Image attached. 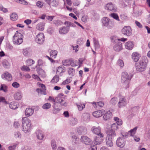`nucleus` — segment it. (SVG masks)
I'll return each mask as SVG.
<instances>
[{"mask_svg":"<svg viewBox=\"0 0 150 150\" xmlns=\"http://www.w3.org/2000/svg\"><path fill=\"white\" fill-rule=\"evenodd\" d=\"M148 61L146 57L142 58L137 63L135 64L136 70L140 72L145 71L146 68Z\"/></svg>","mask_w":150,"mask_h":150,"instance_id":"nucleus-1","label":"nucleus"},{"mask_svg":"<svg viewBox=\"0 0 150 150\" xmlns=\"http://www.w3.org/2000/svg\"><path fill=\"white\" fill-rule=\"evenodd\" d=\"M22 121L23 131L25 133L29 132L32 127L30 120L27 117H24L22 118Z\"/></svg>","mask_w":150,"mask_h":150,"instance_id":"nucleus-2","label":"nucleus"},{"mask_svg":"<svg viewBox=\"0 0 150 150\" xmlns=\"http://www.w3.org/2000/svg\"><path fill=\"white\" fill-rule=\"evenodd\" d=\"M23 37L22 34L18 31H16L13 38V41L14 44L19 45L21 44L23 41Z\"/></svg>","mask_w":150,"mask_h":150,"instance_id":"nucleus-3","label":"nucleus"},{"mask_svg":"<svg viewBox=\"0 0 150 150\" xmlns=\"http://www.w3.org/2000/svg\"><path fill=\"white\" fill-rule=\"evenodd\" d=\"M102 22L103 27H107L108 28L111 29L114 26V23L110 21V19L108 18H103Z\"/></svg>","mask_w":150,"mask_h":150,"instance_id":"nucleus-4","label":"nucleus"},{"mask_svg":"<svg viewBox=\"0 0 150 150\" xmlns=\"http://www.w3.org/2000/svg\"><path fill=\"white\" fill-rule=\"evenodd\" d=\"M132 77L129 76L126 72H123L122 74L121 81L124 84L127 85Z\"/></svg>","mask_w":150,"mask_h":150,"instance_id":"nucleus-5","label":"nucleus"},{"mask_svg":"<svg viewBox=\"0 0 150 150\" xmlns=\"http://www.w3.org/2000/svg\"><path fill=\"white\" fill-rule=\"evenodd\" d=\"M63 96L64 94L62 93H59L58 95L55 98V104L56 103H59L62 106H66L67 105V102L63 100L64 98L62 97Z\"/></svg>","mask_w":150,"mask_h":150,"instance_id":"nucleus-6","label":"nucleus"},{"mask_svg":"<svg viewBox=\"0 0 150 150\" xmlns=\"http://www.w3.org/2000/svg\"><path fill=\"white\" fill-rule=\"evenodd\" d=\"M91 130L93 133L98 135L100 138H103L104 137V134L101 132V128L99 126L97 127L95 126H93L91 127Z\"/></svg>","mask_w":150,"mask_h":150,"instance_id":"nucleus-7","label":"nucleus"},{"mask_svg":"<svg viewBox=\"0 0 150 150\" xmlns=\"http://www.w3.org/2000/svg\"><path fill=\"white\" fill-rule=\"evenodd\" d=\"M122 33L127 36H129L132 34V29L129 26H125L122 30Z\"/></svg>","mask_w":150,"mask_h":150,"instance_id":"nucleus-8","label":"nucleus"},{"mask_svg":"<svg viewBox=\"0 0 150 150\" xmlns=\"http://www.w3.org/2000/svg\"><path fill=\"white\" fill-rule=\"evenodd\" d=\"M44 41V35L42 33L38 34L35 38V41L40 44H42Z\"/></svg>","mask_w":150,"mask_h":150,"instance_id":"nucleus-9","label":"nucleus"},{"mask_svg":"<svg viewBox=\"0 0 150 150\" xmlns=\"http://www.w3.org/2000/svg\"><path fill=\"white\" fill-rule=\"evenodd\" d=\"M105 9L112 12H115L117 11V8L115 5L111 2L106 4Z\"/></svg>","mask_w":150,"mask_h":150,"instance_id":"nucleus-10","label":"nucleus"},{"mask_svg":"<svg viewBox=\"0 0 150 150\" xmlns=\"http://www.w3.org/2000/svg\"><path fill=\"white\" fill-rule=\"evenodd\" d=\"M116 144L118 147H123L125 144V139L123 138L119 137L117 139Z\"/></svg>","mask_w":150,"mask_h":150,"instance_id":"nucleus-11","label":"nucleus"},{"mask_svg":"<svg viewBox=\"0 0 150 150\" xmlns=\"http://www.w3.org/2000/svg\"><path fill=\"white\" fill-rule=\"evenodd\" d=\"M137 129V127H135L133 129H132L129 131L128 133L126 132L123 133L122 134V135L123 137H127L128 136H133Z\"/></svg>","mask_w":150,"mask_h":150,"instance_id":"nucleus-12","label":"nucleus"},{"mask_svg":"<svg viewBox=\"0 0 150 150\" xmlns=\"http://www.w3.org/2000/svg\"><path fill=\"white\" fill-rule=\"evenodd\" d=\"M70 29L69 26L67 25L60 27L59 29V33L61 35H64L67 33L69 31Z\"/></svg>","mask_w":150,"mask_h":150,"instance_id":"nucleus-13","label":"nucleus"},{"mask_svg":"<svg viewBox=\"0 0 150 150\" xmlns=\"http://www.w3.org/2000/svg\"><path fill=\"white\" fill-rule=\"evenodd\" d=\"M81 141L82 142L86 145H90L92 143L91 139L85 136L81 137Z\"/></svg>","mask_w":150,"mask_h":150,"instance_id":"nucleus-14","label":"nucleus"},{"mask_svg":"<svg viewBox=\"0 0 150 150\" xmlns=\"http://www.w3.org/2000/svg\"><path fill=\"white\" fill-rule=\"evenodd\" d=\"M127 104V101L125 98L122 97L120 98L117 105L119 108L125 106Z\"/></svg>","mask_w":150,"mask_h":150,"instance_id":"nucleus-15","label":"nucleus"},{"mask_svg":"<svg viewBox=\"0 0 150 150\" xmlns=\"http://www.w3.org/2000/svg\"><path fill=\"white\" fill-rule=\"evenodd\" d=\"M1 77L4 80H6L8 81L11 80L12 79L11 75L7 72H5L2 74Z\"/></svg>","mask_w":150,"mask_h":150,"instance_id":"nucleus-16","label":"nucleus"},{"mask_svg":"<svg viewBox=\"0 0 150 150\" xmlns=\"http://www.w3.org/2000/svg\"><path fill=\"white\" fill-rule=\"evenodd\" d=\"M90 114L88 112L83 113L81 117V119L83 121L88 122L90 119Z\"/></svg>","mask_w":150,"mask_h":150,"instance_id":"nucleus-17","label":"nucleus"},{"mask_svg":"<svg viewBox=\"0 0 150 150\" xmlns=\"http://www.w3.org/2000/svg\"><path fill=\"white\" fill-rule=\"evenodd\" d=\"M35 133L37 138L39 140H42L44 137L45 135L40 130L37 131Z\"/></svg>","mask_w":150,"mask_h":150,"instance_id":"nucleus-18","label":"nucleus"},{"mask_svg":"<svg viewBox=\"0 0 150 150\" xmlns=\"http://www.w3.org/2000/svg\"><path fill=\"white\" fill-rule=\"evenodd\" d=\"M125 46L126 49L131 50L133 48L134 44L132 41H129L125 43Z\"/></svg>","mask_w":150,"mask_h":150,"instance_id":"nucleus-19","label":"nucleus"},{"mask_svg":"<svg viewBox=\"0 0 150 150\" xmlns=\"http://www.w3.org/2000/svg\"><path fill=\"white\" fill-rule=\"evenodd\" d=\"M76 132L79 134H85L87 133V129L84 127H80L77 129Z\"/></svg>","mask_w":150,"mask_h":150,"instance_id":"nucleus-20","label":"nucleus"},{"mask_svg":"<svg viewBox=\"0 0 150 150\" xmlns=\"http://www.w3.org/2000/svg\"><path fill=\"white\" fill-rule=\"evenodd\" d=\"M104 111L103 110L95 111L93 113V115L96 117L101 116L104 114Z\"/></svg>","mask_w":150,"mask_h":150,"instance_id":"nucleus-21","label":"nucleus"},{"mask_svg":"<svg viewBox=\"0 0 150 150\" xmlns=\"http://www.w3.org/2000/svg\"><path fill=\"white\" fill-rule=\"evenodd\" d=\"M103 140L104 139L103 138L96 136L93 140V142L96 145H99L103 142Z\"/></svg>","mask_w":150,"mask_h":150,"instance_id":"nucleus-22","label":"nucleus"},{"mask_svg":"<svg viewBox=\"0 0 150 150\" xmlns=\"http://www.w3.org/2000/svg\"><path fill=\"white\" fill-rule=\"evenodd\" d=\"M107 138H111L112 139L113 137L115 136L116 134L114 130L112 129H109L107 131Z\"/></svg>","mask_w":150,"mask_h":150,"instance_id":"nucleus-23","label":"nucleus"},{"mask_svg":"<svg viewBox=\"0 0 150 150\" xmlns=\"http://www.w3.org/2000/svg\"><path fill=\"white\" fill-rule=\"evenodd\" d=\"M23 55L27 57H30L31 55V51L29 48H26L23 50Z\"/></svg>","mask_w":150,"mask_h":150,"instance_id":"nucleus-24","label":"nucleus"},{"mask_svg":"<svg viewBox=\"0 0 150 150\" xmlns=\"http://www.w3.org/2000/svg\"><path fill=\"white\" fill-rule=\"evenodd\" d=\"M112 114L110 110L107 111L103 116V119L105 120H107L112 118Z\"/></svg>","mask_w":150,"mask_h":150,"instance_id":"nucleus-25","label":"nucleus"},{"mask_svg":"<svg viewBox=\"0 0 150 150\" xmlns=\"http://www.w3.org/2000/svg\"><path fill=\"white\" fill-rule=\"evenodd\" d=\"M116 43H117L114 46V49L116 51H119L122 49V44L121 42H117Z\"/></svg>","mask_w":150,"mask_h":150,"instance_id":"nucleus-26","label":"nucleus"},{"mask_svg":"<svg viewBox=\"0 0 150 150\" xmlns=\"http://www.w3.org/2000/svg\"><path fill=\"white\" fill-rule=\"evenodd\" d=\"M132 58L135 62H137L140 57L139 54L136 52H134L132 54Z\"/></svg>","mask_w":150,"mask_h":150,"instance_id":"nucleus-27","label":"nucleus"},{"mask_svg":"<svg viewBox=\"0 0 150 150\" xmlns=\"http://www.w3.org/2000/svg\"><path fill=\"white\" fill-rule=\"evenodd\" d=\"M106 145L108 147H111L113 146V143L112 141V139L111 138L106 137Z\"/></svg>","mask_w":150,"mask_h":150,"instance_id":"nucleus-28","label":"nucleus"},{"mask_svg":"<svg viewBox=\"0 0 150 150\" xmlns=\"http://www.w3.org/2000/svg\"><path fill=\"white\" fill-rule=\"evenodd\" d=\"M45 23L44 22H41L39 23L36 25V27L37 29L40 30H43L44 29Z\"/></svg>","mask_w":150,"mask_h":150,"instance_id":"nucleus-29","label":"nucleus"},{"mask_svg":"<svg viewBox=\"0 0 150 150\" xmlns=\"http://www.w3.org/2000/svg\"><path fill=\"white\" fill-rule=\"evenodd\" d=\"M33 113V110L30 108H27L25 110V115L28 117L32 115Z\"/></svg>","mask_w":150,"mask_h":150,"instance_id":"nucleus-30","label":"nucleus"},{"mask_svg":"<svg viewBox=\"0 0 150 150\" xmlns=\"http://www.w3.org/2000/svg\"><path fill=\"white\" fill-rule=\"evenodd\" d=\"M38 73L41 76L45 77L46 76V74L44 71L40 68H38L37 69Z\"/></svg>","mask_w":150,"mask_h":150,"instance_id":"nucleus-31","label":"nucleus"},{"mask_svg":"<svg viewBox=\"0 0 150 150\" xmlns=\"http://www.w3.org/2000/svg\"><path fill=\"white\" fill-rule=\"evenodd\" d=\"M93 104L94 107H97L99 106L100 107H102L104 105V103L102 101H99V102H93Z\"/></svg>","mask_w":150,"mask_h":150,"instance_id":"nucleus-32","label":"nucleus"},{"mask_svg":"<svg viewBox=\"0 0 150 150\" xmlns=\"http://www.w3.org/2000/svg\"><path fill=\"white\" fill-rule=\"evenodd\" d=\"M76 105L77 106L78 110L80 111H82L85 107V105L84 104L81 103H76Z\"/></svg>","mask_w":150,"mask_h":150,"instance_id":"nucleus-33","label":"nucleus"},{"mask_svg":"<svg viewBox=\"0 0 150 150\" xmlns=\"http://www.w3.org/2000/svg\"><path fill=\"white\" fill-rule=\"evenodd\" d=\"M93 42L96 50L98 49L100 47L98 41L95 38H93Z\"/></svg>","mask_w":150,"mask_h":150,"instance_id":"nucleus-34","label":"nucleus"},{"mask_svg":"<svg viewBox=\"0 0 150 150\" xmlns=\"http://www.w3.org/2000/svg\"><path fill=\"white\" fill-rule=\"evenodd\" d=\"M17 105V103L13 101L10 103L9 105V107L10 108L12 109H15L18 108Z\"/></svg>","mask_w":150,"mask_h":150,"instance_id":"nucleus-35","label":"nucleus"},{"mask_svg":"<svg viewBox=\"0 0 150 150\" xmlns=\"http://www.w3.org/2000/svg\"><path fill=\"white\" fill-rule=\"evenodd\" d=\"M14 98L16 100H20L22 98V95L21 93L19 92H17L14 95Z\"/></svg>","mask_w":150,"mask_h":150,"instance_id":"nucleus-36","label":"nucleus"},{"mask_svg":"<svg viewBox=\"0 0 150 150\" xmlns=\"http://www.w3.org/2000/svg\"><path fill=\"white\" fill-rule=\"evenodd\" d=\"M53 109L52 110V112L54 114H56L59 112L60 110L58 108V107L56 105V104H54L53 105Z\"/></svg>","mask_w":150,"mask_h":150,"instance_id":"nucleus-37","label":"nucleus"},{"mask_svg":"<svg viewBox=\"0 0 150 150\" xmlns=\"http://www.w3.org/2000/svg\"><path fill=\"white\" fill-rule=\"evenodd\" d=\"M18 16L16 13H12L10 16V18L13 21H16L18 18Z\"/></svg>","mask_w":150,"mask_h":150,"instance_id":"nucleus-38","label":"nucleus"},{"mask_svg":"<svg viewBox=\"0 0 150 150\" xmlns=\"http://www.w3.org/2000/svg\"><path fill=\"white\" fill-rule=\"evenodd\" d=\"M77 119L73 117L71 119L69 123L71 125H75L77 124Z\"/></svg>","mask_w":150,"mask_h":150,"instance_id":"nucleus-39","label":"nucleus"},{"mask_svg":"<svg viewBox=\"0 0 150 150\" xmlns=\"http://www.w3.org/2000/svg\"><path fill=\"white\" fill-rule=\"evenodd\" d=\"M64 25H67L68 26H69L70 29V27H76L75 25L73 23L69 21H66L64 23Z\"/></svg>","mask_w":150,"mask_h":150,"instance_id":"nucleus-40","label":"nucleus"},{"mask_svg":"<svg viewBox=\"0 0 150 150\" xmlns=\"http://www.w3.org/2000/svg\"><path fill=\"white\" fill-rule=\"evenodd\" d=\"M57 54V51L55 50H52L50 52V56L52 58L55 59Z\"/></svg>","mask_w":150,"mask_h":150,"instance_id":"nucleus-41","label":"nucleus"},{"mask_svg":"<svg viewBox=\"0 0 150 150\" xmlns=\"http://www.w3.org/2000/svg\"><path fill=\"white\" fill-rule=\"evenodd\" d=\"M118 101L117 98L116 97H113L112 98L110 101V104L112 105H115Z\"/></svg>","mask_w":150,"mask_h":150,"instance_id":"nucleus-42","label":"nucleus"},{"mask_svg":"<svg viewBox=\"0 0 150 150\" xmlns=\"http://www.w3.org/2000/svg\"><path fill=\"white\" fill-rule=\"evenodd\" d=\"M72 81V78L70 77H68L66 80L63 81L62 84L65 85L68 84L71 82Z\"/></svg>","mask_w":150,"mask_h":150,"instance_id":"nucleus-43","label":"nucleus"},{"mask_svg":"<svg viewBox=\"0 0 150 150\" xmlns=\"http://www.w3.org/2000/svg\"><path fill=\"white\" fill-rule=\"evenodd\" d=\"M110 16L116 20L118 21H120L119 16L117 13H112L110 15Z\"/></svg>","mask_w":150,"mask_h":150,"instance_id":"nucleus-44","label":"nucleus"},{"mask_svg":"<svg viewBox=\"0 0 150 150\" xmlns=\"http://www.w3.org/2000/svg\"><path fill=\"white\" fill-rule=\"evenodd\" d=\"M51 106L50 103H46L44 104L42 107L43 109L47 110L49 109Z\"/></svg>","mask_w":150,"mask_h":150,"instance_id":"nucleus-45","label":"nucleus"},{"mask_svg":"<svg viewBox=\"0 0 150 150\" xmlns=\"http://www.w3.org/2000/svg\"><path fill=\"white\" fill-rule=\"evenodd\" d=\"M114 119L116 121V123H117V125H121L122 124V120L117 117H115L114 118Z\"/></svg>","mask_w":150,"mask_h":150,"instance_id":"nucleus-46","label":"nucleus"},{"mask_svg":"<svg viewBox=\"0 0 150 150\" xmlns=\"http://www.w3.org/2000/svg\"><path fill=\"white\" fill-rule=\"evenodd\" d=\"M64 72V69L62 68V66H60L57 68V73L60 74Z\"/></svg>","mask_w":150,"mask_h":150,"instance_id":"nucleus-47","label":"nucleus"},{"mask_svg":"<svg viewBox=\"0 0 150 150\" xmlns=\"http://www.w3.org/2000/svg\"><path fill=\"white\" fill-rule=\"evenodd\" d=\"M27 65L28 66H31L35 63V62L32 59H28L27 60Z\"/></svg>","mask_w":150,"mask_h":150,"instance_id":"nucleus-48","label":"nucleus"},{"mask_svg":"<svg viewBox=\"0 0 150 150\" xmlns=\"http://www.w3.org/2000/svg\"><path fill=\"white\" fill-rule=\"evenodd\" d=\"M59 79V76L57 75H55L51 80V82L53 83H57V82Z\"/></svg>","mask_w":150,"mask_h":150,"instance_id":"nucleus-49","label":"nucleus"},{"mask_svg":"<svg viewBox=\"0 0 150 150\" xmlns=\"http://www.w3.org/2000/svg\"><path fill=\"white\" fill-rule=\"evenodd\" d=\"M62 63L65 66H69L70 65V60L67 59L63 60L62 61Z\"/></svg>","mask_w":150,"mask_h":150,"instance_id":"nucleus-50","label":"nucleus"},{"mask_svg":"<svg viewBox=\"0 0 150 150\" xmlns=\"http://www.w3.org/2000/svg\"><path fill=\"white\" fill-rule=\"evenodd\" d=\"M73 141L76 144H77L79 143V139L75 135L73 136L72 137Z\"/></svg>","mask_w":150,"mask_h":150,"instance_id":"nucleus-51","label":"nucleus"},{"mask_svg":"<svg viewBox=\"0 0 150 150\" xmlns=\"http://www.w3.org/2000/svg\"><path fill=\"white\" fill-rule=\"evenodd\" d=\"M51 146L53 149L55 150L57 149V145L56 142L52 140L51 142Z\"/></svg>","mask_w":150,"mask_h":150,"instance_id":"nucleus-52","label":"nucleus"},{"mask_svg":"<svg viewBox=\"0 0 150 150\" xmlns=\"http://www.w3.org/2000/svg\"><path fill=\"white\" fill-rule=\"evenodd\" d=\"M21 69L24 71H28L30 70L29 67L25 65H23L21 67Z\"/></svg>","mask_w":150,"mask_h":150,"instance_id":"nucleus-53","label":"nucleus"},{"mask_svg":"<svg viewBox=\"0 0 150 150\" xmlns=\"http://www.w3.org/2000/svg\"><path fill=\"white\" fill-rule=\"evenodd\" d=\"M117 64L121 67H123L124 66V62L121 59H119L117 61Z\"/></svg>","mask_w":150,"mask_h":150,"instance_id":"nucleus-54","label":"nucleus"},{"mask_svg":"<svg viewBox=\"0 0 150 150\" xmlns=\"http://www.w3.org/2000/svg\"><path fill=\"white\" fill-rule=\"evenodd\" d=\"M17 146V144H14L13 145L9 146L8 147V150H15L16 147Z\"/></svg>","mask_w":150,"mask_h":150,"instance_id":"nucleus-55","label":"nucleus"},{"mask_svg":"<svg viewBox=\"0 0 150 150\" xmlns=\"http://www.w3.org/2000/svg\"><path fill=\"white\" fill-rule=\"evenodd\" d=\"M49 4L53 6H56L58 5V2L56 0H53L50 3V4Z\"/></svg>","mask_w":150,"mask_h":150,"instance_id":"nucleus-56","label":"nucleus"},{"mask_svg":"<svg viewBox=\"0 0 150 150\" xmlns=\"http://www.w3.org/2000/svg\"><path fill=\"white\" fill-rule=\"evenodd\" d=\"M111 129L114 130H117L118 128L117 125V123H114L113 124L111 125Z\"/></svg>","mask_w":150,"mask_h":150,"instance_id":"nucleus-57","label":"nucleus"},{"mask_svg":"<svg viewBox=\"0 0 150 150\" xmlns=\"http://www.w3.org/2000/svg\"><path fill=\"white\" fill-rule=\"evenodd\" d=\"M76 61L74 60H70V65L72 67H75L77 65L76 64Z\"/></svg>","mask_w":150,"mask_h":150,"instance_id":"nucleus-58","label":"nucleus"},{"mask_svg":"<svg viewBox=\"0 0 150 150\" xmlns=\"http://www.w3.org/2000/svg\"><path fill=\"white\" fill-rule=\"evenodd\" d=\"M74 72V70L72 68H69L68 73L71 76L73 75V74Z\"/></svg>","mask_w":150,"mask_h":150,"instance_id":"nucleus-59","label":"nucleus"},{"mask_svg":"<svg viewBox=\"0 0 150 150\" xmlns=\"http://www.w3.org/2000/svg\"><path fill=\"white\" fill-rule=\"evenodd\" d=\"M0 90L3 91L4 92H6L7 91L6 86L4 84L1 85L0 88Z\"/></svg>","mask_w":150,"mask_h":150,"instance_id":"nucleus-60","label":"nucleus"},{"mask_svg":"<svg viewBox=\"0 0 150 150\" xmlns=\"http://www.w3.org/2000/svg\"><path fill=\"white\" fill-rule=\"evenodd\" d=\"M14 136L16 138H21V134L19 132H16L15 133Z\"/></svg>","mask_w":150,"mask_h":150,"instance_id":"nucleus-61","label":"nucleus"},{"mask_svg":"<svg viewBox=\"0 0 150 150\" xmlns=\"http://www.w3.org/2000/svg\"><path fill=\"white\" fill-rule=\"evenodd\" d=\"M48 100L50 102H54V104H55V98L54 99L53 97L51 96H49Z\"/></svg>","mask_w":150,"mask_h":150,"instance_id":"nucleus-62","label":"nucleus"},{"mask_svg":"<svg viewBox=\"0 0 150 150\" xmlns=\"http://www.w3.org/2000/svg\"><path fill=\"white\" fill-rule=\"evenodd\" d=\"M12 86L15 88H18L19 87L20 85L17 82H15L12 84Z\"/></svg>","mask_w":150,"mask_h":150,"instance_id":"nucleus-63","label":"nucleus"},{"mask_svg":"<svg viewBox=\"0 0 150 150\" xmlns=\"http://www.w3.org/2000/svg\"><path fill=\"white\" fill-rule=\"evenodd\" d=\"M21 150H31V148L28 146H25L22 147Z\"/></svg>","mask_w":150,"mask_h":150,"instance_id":"nucleus-64","label":"nucleus"}]
</instances>
